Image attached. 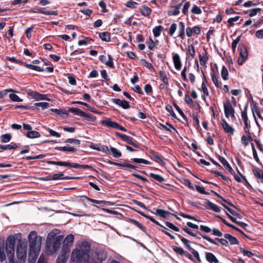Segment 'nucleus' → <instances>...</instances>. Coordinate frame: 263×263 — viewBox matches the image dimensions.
Masks as SVG:
<instances>
[{"mask_svg": "<svg viewBox=\"0 0 263 263\" xmlns=\"http://www.w3.org/2000/svg\"><path fill=\"white\" fill-rule=\"evenodd\" d=\"M90 247L87 241L82 242L73 250L71 260L78 263H88L89 261Z\"/></svg>", "mask_w": 263, "mask_h": 263, "instance_id": "f257e3e1", "label": "nucleus"}, {"mask_svg": "<svg viewBox=\"0 0 263 263\" xmlns=\"http://www.w3.org/2000/svg\"><path fill=\"white\" fill-rule=\"evenodd\" d=\"M27 238L29 242V251L34 252H40L42 237L38 235L36 231H31Z\"/></svg>", "mask_w": 263, "mask_h": 263, "instance_id": "f03ea898", "label": "nucleus"}, {"mask_svg": "<svg viewBox=\"0 0 263 263\" xmlns=\"http://www.w3.org/2000/svg\"><path fill=\"white\" fill-rule=\"evenodd\" d=\"M64 235H59L53 239L47 238L45 252L48 255L55 253L59 249L63 240Z\"/></svg>", "mask_w": 263, "mask_h": 263, "instance_id": "7ed1b4c3", "label": "nucleus"}, {"mask_svg": "<svg viewBox=\"0 0 263 263\" xmlns=\"http://www.w3.org/2000/svg\"><path fill=\"white\" fill-rule=\"evenodd\" d=\"M27 254V242L20 239L18 240L16 246V256L20 263L26 261Z\"/></svg>", "mask_w": 263, "mask_h": 263, "instance_id": "20e7f679", "label": "nucleus"}, {"mask_svg": "<svg viewBox=\"0 0 263 263\" xmlns=\"http://www.w3.org/2000/svg\"><path fill=\"white\" fill-rule=\"evenodd\" d=\"M107 257V253L103 250H99L94 252L90 257L88 263H102Z\"/></svg>", "mask_w": 263, "mask_h": 263, "instance_id": "39448f33", "label": "nucleus"}, {"mask_svg": "<svg viewBox=\"0 0 263 263\" xmlns=\"http://www.w3.org/2000/svg\"><path fill=\"white\" fill-rule=\"evenodd\" d=\"M15 243V238L13 235H10L8 237L6 242V251L7 253V256L14 255V245Z\"/></svg>", "mask_w": 263, "mask_h": 263, "instance_id": "423d86ee", "label": "nucleus"}, {"mask_svg": "<svg viewBox=\"0 0 263 263\" xmlns=\"http://www.w3.org/2000/svg\"><path fill=\"white\" fill-rule=\"evenodd\" d=\"M74 240V236L73 235L70 234L67 235L65 238H63V246L62 249L63 250V251L69 252L70 248L72 246Z\"/></svg>", "mask_w": 263, "mask_h": 263, "instance_id": "0eeeda50", "label": "nucleus"}, {"mask_svg": "<svg viewBox=\"0 0 263 263\" xmlns=\"http://www.w3.org/2000/svg\"><path fill=\"white\" fill-rule=\"evenodd\" d=\"M239 57L237 62L239 65H242L248 58V51L246 47L244 45L239 46Z\"/></svg>", "mask_w": 263, "mask_h": 263, "instance_id": "6e6552de", "label": "nucleus"}, {"mask_svg": "<svg viewBox=\"0 0 263 263\" xmlns=\"http://www.w3.org/2000/svg\"><path fill=\"white\" fill-rule=\"evenodd\" d=\"M101 124L107 127H112L114 128L119 129L123 132H126L127 130L122 126L118 124L117 122L111 121L109 119L103 120Z\"/></svg>", "mask_w": 263, "mask_h": 263, "instance_id": "1a4fd4ad", "label": "nucleus"}, {"mask_svg": "<svg viewBox=\"0 0 263 263\" xmlns=\"http://www.w3.org/2000/svg\"><path fill=\"white\" fill-rule=\"evenodd\" d=\"M224 112L226 118H235V110L230 101L223 103Z\"/></svg>", "mask_w": 263, "mask_h": 263, "instance_id": "9d476101", "label": "nucleus"}, {"mask_svg": "<svg viewBox=\"0 0 263 263\" xmlns=\"http://www.w3.org/2000/svg\"><path fill=\"white\" fill-rule=\"evenodd\" d=\"M99 59L102 63L105 64L106 66L110 67H114L112 58L110 55H108L107 57L104 55H101L99 56Z\"/></svg>", "mask_w": 263, "mask_h": 263, "instance_id": "9b49d317", "label": "nucleus"}, {"mask_svg": "<svg viewBox=\"0 0 263 263\" xmlns=\"http://www.w3.org/2000/svg\"><path fill=\"white\" fill-rule=\"evenodd\" d=\"M116 135L121 138L123 141H126L127 143H128L129 144H130L133 145L134 147L136 148L139 147V145L138 144H136V143L134 142L132 140V139L128 137L127 135H122L119 133H116Z\"/></svg>", "mask_w": 263, "mask_h": 263, "instance_id": "f8f14e48", "label": "nucleus"}, {"mask_svg": "<svg viewBox=\"0 0 263 263\" xmlns=\"http://www.w3.org/2000/svg\"><path fill=\"white\" fill-rule=\"evenodd\" d=\"M200 32V28L198 26H195L192 28L187 27L186 29V35L188 37L192 36L193 34H199Z\"/></svg>", "mask_w": 263, "mask_h": 263, "instance_id": "ddd939ff", "label": "nucleus"}, {"mask_svg": "<svg viewBox=\"0 0 263 263\" xmlns=\"http://www.w3.org/2000/svg\"><path fill=\"white\" fill-rule=\"evenodd\" d=\"M69 256V252L63 251L62 249L61 251V254L58 256L57 259V263H65L67 260L68 257Z\"/></svg>", "mask_w": 263, "mask_h": 263, "instance_id": "4468645a", "label": "nucleus"}, {"mask_svg": "<svg viewBox=\"0 0 263 263\" xmlns=\"http://www.w3.org/2000/svg\"><path fill=\"white\" fill-rule=\"evenodd\" d=\"M221 125L226 133H228L231 135L234 134L235 131L234 128L230 124H229L225 120H222Z\"/></svg>", "mask_w": 263, "mask_h": 263, "instance_id": "2eb2a0df", "label": "nucleus"}, {"mask_svg": "<svg viewBox=\"0 0 263 263\" xmlns=\"http://www.w3.org/2000/svg\"><path fill=\"white\" fill-rule=\"evenodd\" d=\"M112 102L124 109H128L130 107L129 103L125 100H121L119 99H113Z\"/></svg>", "mask_w": 263, "mask_h": 263, "instance_id": "dca6fc26", "label": "nucleus"}, {"mask_svg": "<svg viewBox=\"0 0 263 263\" xmlns=\"http://www.w3.org/2000/svg\"><path fill=\"white\" fill-rule=\"evenodd\" d=\"M155 214L160 216L163 218H166L168 217L170 215H172L173 216H174L177 219H180V218L178 217L176 215L172 214L170 212L160 209H157L156 211Z\"/></svg>", "mask_w": 263, "mask_h": 263, "instance_id": "f3484780", "label": "nucleus"}, {"mask_svg": "<svg viewBox=\"0 0 263 263\" xmlns=\"http://www.w3.org/2000/svg\"><path fill=\"white\" fill-rule=\"evenodd\" d=\"M252 140L250 131H247L246 135H243L241 138V142L243 146H247L249 144V141Z\"/></svg>", "mask_w": 263, "mask_h": 263, "instance_id": "a211bd4d", "label": "nucleus"}, {"mask_svg": "<svg viewBox=\"0 0 263 263\" xmlns=\"http://www.w3.org/2000/svg\"><path fill=\"white\" fill-rule=\"evenodd\" d=\"M173 60L174 66L177 70H180L181 68L182 64L180 58L177 53H175L173 55Z\"/></svg>", "mask_w": 263, "mask_h": 263, "instance_id": "6ab92c4d", "label": "nucleus"}, {"mask_svg": "<svg viewBox=\"0 0 263 263\" xmlns=\"http://www.w3.org/2000/svg\"><path fill=\"white\" fill-rule=\"evenodd\" d=\"M253 174L258 182L263 184V171L259 168H255L253 170Z\"/></svg>", "mask_w": 263, "mask_h": 263, "instance_id": "aec40b11", "label": "nucleus"}, {"mask_svg": "<svg viewBox=\"0 0 263 263\" xmlns=\"http://www.w3.org/2000/svg\"><path fill=\"white\" fill-rule=\"evenodd\" d=\"M218 159L219 161L222 164V165L225 167V168L231 173L233 174L234 172L233 170L229 164V163L228 162V161L226 160V159L220 156H218Z\"/></svg>", "mask_w": 263, "mask_h": 263, "instance_id": "412c9836", "label": "nucleus"}, {"mask_svg": "<svg viewBox=\"0 0 263 263\" xmlns=\"http://www.w3.org/2000/svg\"><path fill=\"white\" fill-rule=\"evenodd\" d=\"M29 96L31 97L32 98L35 99L36 100H45V96L44 95H42L38 92L34 91H29L28 92Z\"/></svg>", "mask_w": 263, "mask_h": 263, "instance_id": "4be33fe9", "label": "nucleus"}, {"mask_svg": "<svg viewBox=\"0 0 263 263\" xmlns=\"http://www.w3.org/2000/svg\"><path fill=\"white\" fill-rule=\"evenodd\" d=\"M108 163L109 164H111V165H116V166H120V167H128V168H132V169H136L137 168V166H135V165H133L132 164H129V163H118V162H113V161H109L108 162Z\"/></svg>", "mask_w": 263, "mask_h": 263, "instance_id": "5701e85b", "label": "nucleus"}, {"mask_svg": "<svg viewBox=\"0 0 263 263\" xmlns=\"http://www.w3.org/2000/svg\"><path fill=\"white\" fill-rule=\"evenodd\" d=\"M178 36L181 39L184 40L185 38V25L183 22H180L179 23V34Z\"/></svg>", "mask_w": 263, "mask_h": 263, "instance_id": "b1692460", "label": "nucleus"}, {"mask_svg": "<svg viewBox=\"0 0 263 263\" xmlns=\"http://www.w3.org/2000/svg\"><path fill=\"white\" fill-rule=\"evenodd\" d=\"M205 258L210 263H218L219 262L216 256L210 252H206L205 253Z\"/></svg>", "mask_w": 263, "mask_h": 263, "instance_id": "393cba45", "label": "nucleus"}, {"mask_svg": "<svg viewBox=\"0 0 263 263\" xmlns=\"http://www.w3.org/2000/svg\"><path fill=\"white\" fill-rule=\"evenodd\" d=\"M29 251L28 263H35L39 255L40 252H34L30 251Z\"/></svg>", "mask_w": 263, "mask_h": 263, "instance_id": "a878e982", "label": "nucleus"}, {"mask_svg": "<svg viewBox=\"0 0 263 263\" xmlns=\"http://www.w3.org/2000/svg\"><path fill=\"white\" fill-rule=\"evenodd\" d=\"M55 149L59 151L62 152H76L77 151V149L70 146H65L61 147H58L55 148Z\"/></svg>", "mask_w": 263, "mask_h": 263, "instance_id": "bb28decb", "label": "nucleus"}, {"mask_svg": "<svg viewBox=\"0 0 263 263\" xmlns=\"http://www.w3.org/2000/svg\"><path fill=\"white\" fill-rule=\"evenodd\" d=\"M224 237L230 242L231 245H234L239 244V241L237 239L229 234H224Z\"/></svg>", "mask_w": 263, "mask_h": 263, "instance_id": "cd10ccee", "label": "nucleus"}, {"mask_svg": "<svg viewBox=\"0 0 263 263\" xmlns=\"http://www.w3.org/2000/svg\"><path fill=\"white\" fill-rule=\"evenodd\" d=\"M139 9L140 12L144 16H148L152 12V9L145 5H143Z\"/></svg>", "mask_w": 263, "mask_h": 263, "instance_id": "c85d7f7f", "label": "nucleus"}, {"mask_svg": "<svg viewBox=\"0 0 263 263\" xmlns=\"http://www.w3.org/2000/svg\"><path fill=\"white\" fill-rule=\"evenodd\" d=\"M205 204L210 209L213 210L215 212L219 213L221 211V209L219 206L211 202V201H209L206 202Z\"/></svg>", "mask_w": 263, "mask_h": 263, "instance_id": "c756f323", "label": "nucleus"}, {"mask_svg": "<svg viewBox=\"0 0 263 263\" xmlns=\"http://www.w3.org/2000/svg\"><path fill=\"white\" fill-rule=\"evenodd\" d=\"M47 163L49 164H54L59 166H64L67 167H70V165H71V163L64 161H47Z\"/></svg>", "mask_w": 263, "mask_h": 263, "instance_id": "7c9ffc66", "label": "nucleus"}, {"mask_svg": "<svg viewBox=\"0 0 263 263\" xmlns=\"http://www.w3.org/2000/svg\"><path fill=\"white\" fill-rule=\"evenodd\" d=\"M99 37L103 41L109 42L110 40V34L108 32L99 33Z\"/></svg>", "mask_w": 263, "mask_h": 263, "instance_id": "2f4dec72", "label": "nucleus"}, {"mask_svg": "<svg viewBox=\"0 0 263 263\" xmlns=\"http://www.w3.org/2000/svg\"><path fill=\"white\" fill-rule=\"evenodd\" d=\"M26 136L29 138H36L40 137V134L35 130H30L27 133Z\"/></svg>", "mask_w": 263, "mask_h": 263, "instance_id": "473e14b6", "label": "nucleus"}, {"mask_svg": "<svg viewBox=\"0 0 263 263\" xmlns=\"http://www.w3.org/2000/svg\"><path fill=\"white\" fill-rule=\"evenodd\" d=\"M163 28L162 26H157L153 28V32L154 36L158 37L159 36L161 33V31L163 30Z\"/></svg>", "mask_w": 263, "mask_h": 263, "instance_id": "72a5a7b5", "label": "nucleus"}, {"mask_svg": "<svg viewBox=\"0 0 263 263\" xmlns=\"http://www.w3.org/2000/svg\"><path fill=\"white\" fill-rule=\"evenodd\" d=\"M52 111L55 112L57 115H60L62 117H68V113L66 110H64L62 109H51Z\"/></svg>", "mask_w": 263, "mask_h": 263, "instance_id": "f704fd0d", "label": "nucleus"}, {"mask_svg": "<svg viewBox=\"0 0 263 263\" xmlns=\"http://www.w3.org/2000/svg\"><path fill=\"white\" fill-rule=\"evenodd\" d=\"M83 111H84L81 110L80 109L75 107L70 108L68 110V112H71L73 113L74 115L79 116L80 117L82 116Z\"/></svg>", "mask_w": 263, "mask_h": 263, "instance_id": "c9c22d12", "label": "nucleus"}, {"mask_svg": "<svg viewBox=\"0 0 263 263\" xmlns=\"http://www.w3.org/2000/svg\"><path fill=\"white\" fill-rule=\"evenodd\" d=\"M94 149L98 151H101L106 155H109L110 154V151L106 145H101L99 147H95Z\"/></svg>", "mask_w": 263, "mask_h": 263, "instance_id": "e433bc0d", "label": "nucleus"}, {"mask_svg": "<svg viewBox=\"0 0 263 263\" xmlns=\"http://www.w3.org/2000/svg\"><path fill=\"white\" fill-rule=\"evenodd\" d=\"M211 77H212V81H213L214 84H215V86L218 88L221 87L222 83H221V82H219L218 78L216 77L214 72H213L211 73Z\"/></svg>", "mask_w": 263, "mask_h": 263, "instance_id": "4c0bfd02", "label": "nucleus"}, {"mask_svg": "<svg viewBox=\"0 0 263 263\" xmlns=\"http://www.w3.org/2000/svg\"><path fill=\"white\" fill-rule=\"evenodd\" d=\"M159 75L161 80L163 82L165 85H168V81L167 76L164 71L161 70L159 71Z\"/></svg>", "mask_w": 263, "mask_h": 263, "instance_id": "58836bf2", "label": "nucleus"}, {"mask_svg": "<svg viewBox=\"0 0 263 263\" xmlns=\"http://www.w3.org/2000/svg\"><path fill=\"white\" fill-rule=\"evenodd\" d=\"M184 3L182 12V13L186 15L189 12V9L190 7V3L189 2H186L185 0L182 1V4Z\"/></svg>", "mask_w": 263, "mask_h": 263, "instance_id": "ea45409f", "label": "nucleus"}, {"mask_svg": "<svg viewBox=\"0 0 263 263\" xmlns=\"http://www.w3.org/2000/svg\"><path fill=\"white\" fill-rule=\"evenodd\" d=\"M109 151L115 158H119L121 156V153L120 151L115 147H110Z\"/></svg>", "mask_w": 263, "mask_h": 263, "instance_id": "a19ab883", "label": "nucleus"}, {"mask_svg": "<svg viewBox=\"0 0 263 263\" xmlns=\"http://www.w3.org/2000/svg\"><path fill=\"white\" fill-rule=\"evenodd\" d=\"M221 75L222 78L224 80H227L229 79V72L228 69L224 66H223L222 67Z\"/></svg>", "mask_w": 263, "mask_h": 263, "instance_id": "79ce46f5", "label": "nucleus"}, {"mask_svg": "<svg viewBox=\"0 0 263 263\" xmlns=\"http://www.w3.org/2000/svg\"><path fill=\"white\" fill-rule=\"evenodd\" d=\"M206 54V52H205V54L202 53V54H200L199 55V59L200 61V63L201 65H205L207 63V61L208 60V58L205 56Z\"/></svg>", "mask_w": 263, "mask_h": 263, "instance_id": "37998d69", "label": "nucleus"}, {"mask_svg": "<svg viewBox=\"0 0 263 263\" xmlns=\"http://www.w3.org/2000/svg\"><path fill=\"white\" fill-rule=\"evenodd\" d=\"M11 138L12 137L10 134H6L1 136V140L3 143H7L11 140Z\"/></svg>", "mask_w": 263, "mask_h": 263, "instance_id": "c03bdc74", "label": "nucleus"}, {"mask_svg": "<svg viewBox=\"0 0 263 263\" xmlns=\"http://www.w3.org/2000/svg\"><path fill=\"white\" fill-rule=\"evenodd\" d=\"M17 147V145L15 143H11L10 144L2 146V149L3 150H10L12 149H16Z\"/></svg>", "mask_w": 263, "mask_h": 263, "instance_id": "a18cd8bd", "label": "nucleus"}, {"mask_svg": "<svg viewBox=\"0 0 263 263\" xmlns=\"http://www.w3.org/2000/svg\"><path fill=\"white\" fill-rule=\"evenodd\" d=\"M160 125L165 130L169 131L171 133H173L172 130L176 131V129L174 127H173L171 124L168 123H166L165 124H160Z\"/></svg>", "mask_w": 263, "mask_h": 263, "instance_id": "49530a36", "label": "nucleus"}, {"mask_svg": "<svg viewBox=\"0 0 263 263\" xmlns=\"http://www.w3.org/2000/svg\"><path fill=\"white\" fill-rule=\"evenodd\" d=\"M182 6V3H179L173 7L174 10L171 12V14L173 15H178L180 13V9Z\"/></svg>", "mask_w": 263, "mask_h": 263, "instance_id": "de8ad7c7", "label": "nucleus"}, {"mask_svg": "<svg viewBox=\"0 0 263 263\" xmlns=\"http://www.w3.org/2000/svg\"><path fill=\"white\" fill-rule=\"evenodd\" d=\"M178 237L181 239L183 243L186 246V247L191 251L193 249V248L191 247V246L189 244V241L186 239V238L183 237L182 236H181L179 234H178Z\"/></svg>", "mask_w": 263, "mask_h": 263, "instance_id": "09e8293b", "label": "nucleus"}, {"mask_svg": "<svg viewBox=\"0 0 263 263\" xmlns=\"http://www.w3.org/2000/svg\"><path fill=\"white\" fill-rule=\"evenodd\" d=\"M63 176V174L62 173L54 174L52 176L51 178L52 180H57L59 179H69L70 178L68 177H62Z\"/></svg>", "mask_w": 263, "mask_h": 263, "instance_id": "8fccbe9b", "label": "nucleus"}, {"mask_svg": "<svg viewBox=\"0 0 263 263\" xmlns=\"http://www.w3.org/2000/svg\"><path fill=\"white\" fill-rule=\"evenodd\" d=\"M149 176L153 178V179H154L155 180L160 182H163L164 181V178L159 175H158V174H155L154 173H150L149 174Z\"/></svg>", "mask_w": 263, "mask_h": 263, "instance_id": "3c124183", "label": "nucleus"}, {"mask_svg": "<svg viewBox=\"0 0 263 263\" xmlns=\"http://www.w3.org/2000/svg\"><path fill=\"white\" fill-rule=\"evenodd\" d=\"M70 167H72L73 168H92V167L88 165H81L79 164L78 163H71V165H70Z\"/></svg>", "mask_w": 263, "mask_h": 263, "instance_id": "603ef678", "label": "nucleus"}, {"mask_svg": "<svg viewBox=\"0 0 263 263\" xmlns=\"http://www.w3.org/2000/svg\"><path fill=\"white\" fill-rule=\"evenodd\" d=\"M6 259V255L4 252V244L0 243V261H3Z\"/></svg>", "mask_w": 263, "mask_h": 263, "instance_id": "864d4df0", "label": "nucleus"}, {"mask_svg": "<svg viewBox=\"0 0 263 263\" xmlns=\"http://www.w3.org/2000/svg\"><path fill=\"white\" fill-rule=\"evenodd\" d=\"M85 197L89 201L93 202V203H97V204H106V205H108L109 204V202L108 201H104V200H96V199H90L88 197H87V196H85Z\"/></svg>", "mask_w": 263, "mask_h": 263, "instance_id": "5fc2aeb1", "label": "nucleus"}, {"mask_svg": "<svg viewBox=\"0 0 263 263\" xmlns=\"http://www.w3.org/2000/svg\"><path fill=\"white\" fill-rule=\"evenodd\" d=\"M70 214L73 216H77V217H82V216H85V217H90L91 214H85L84 212H80L78 211L77 213H69Z\"/></svg>", "mask_w": 263, "mask_h": 263, "instance_id": "6e6d98bb", "label": "nucleus"}, {"mask_svg": "<svg viewBox=\"0 0 263 263\" xmlns=\"http://www.w3.org/2000/svg\"><path fill=\"white\" fill-rule=\"evenodd\" d=\"M26 67L30 69L37 71H43L44 70L42 69L40 66H36L32 64H26Z\"/></svg>", "mask_w": 263, "mask_h": 263, "instance_id": "4d7b16f0", "label": "nucleus"}, {"mask_svg": "<svg viewBox=\"0 0 263 263\" xmlns=\"http://www.w3.org/2000/svg\"><path fill=\"white\" fill-rule=\"evenodd\" d=\"M132 160L137 163H143L145 164H150L151 162L145 159L142 158H133Z\"/></svg>", "mask_w": 263, "mask_h": 263, "instance_id": "13d9d810", "label": "nucleus"}, {"mask_svg": "<svg viewBox=\"0 0 263 263\" xmlns=\"http://www.w3.org/2000/svg\"><path fill=\"white\" fill-rule=\"evenodd\" d=\"M130 221L132 223L136 225L137 227H138L139 228H140L143 232L146 231V228L144 226H143L141 223H140L138 221H137V220H136L135 219H130Z\"/></svg>", "mask_w": 263, "mask_h": 263, "instance_id": "bf43d9fd", "label": "nucleus"}, {"mask_svg": "<svg viewBox=\"0 0 263 263\" xmlns=\"http://www.w3.org/2000/svg\"><path fill=\"white\" fill-rule=\"evenodd\" d=\"M191 11L192 13L194 14H200L202 13L201 9L200 7L195 5L193 6Z\"/></svg>", "mask_w": 263, "mask_h": 263, "instance_id": "052dcab7", "label": "nucleus"}, {"mask_svg": "<svg viewBox=\"0 0 263 263\" xmlns=\"http://www.w3.org/2000/svg\"><path fill=\"white\" fill-rule=\"evenodd\" d=\"M225 209H226L227 210V211L230 213L231 214H232L234 216H237L238 217H240V215L239 214L233 211V210H232L231 209H230V208L228 207L227 205H226L225 204H223L222 203H221V202H219L218 201Z\"/></svg>", "mask_w": 263, "mask_h": 263, "instance_id": "680f3d73", "label": "nucleus"}, {"mask_svg": "<svg viewBox=\"0 0 263 263\" xmlns=\"http://www.w3.org/2000/svg\"><path fill=\"white\" fill-rule=\"evenodd\" d=\"M187 51L189 54L194 58L195 55V49L193 44H190L187 46Z\"/></svg>", "mask_w": 263, "mask_h": 263, "instance_id": "e2e57ef3", "label": "nucleus"}, {"mask_svg": "<svg viewBox=\"0 0 263 263\" xmlns=\"http://www.w3.org/2000/svg\"><path fill=\"white\" fill-rule=\"evenodd\" d=\"M201 88H202V91L203 92V95L202 96V98L203 100H205V95L208 96L209 91H208V89L206 86L205 85L204 81H203V82L202 83Z\"/></svg>", "mask_w": 263, "mask_h": 263, "instance_id": "0e129e2a", "label": "nucleus"}, {"mask_svg": "<svg viewBox=\"0 0 263 263\" xmlns=\"http://www.w3.org/2000/svg\"><path fill=\"white\" fill-rule=\"evenodd\" d=\"M9 98L11 100L14 102H20L22 101V99H21L17 95L14 93L10 94Z\"/></svg>", "mask_w": 263, "mask_h": 263, "instance_id": "69168bd1", "label": "nucleus"}, {"mask_svg": "<svg viewBox=\"0 0 263 263\" xmlns=\"http://www.w3.org/2000/svg\"><path fill=\"white\" fill-rule=\"evenodd\" d=\"M261 11V9L259 8H256L255 9H251L249 11V15L250 17H253L256 15L257 13L260 12Z\"/></svg>", "mask_w": 263, "mask_h": 263, "instance_id": "338daca9", "label": "nucleus"}, {"mask_svg": "<svg viewBox=\"0 0 263 263\" xmlns=\"http://www.w3.org/2000/svg\"><path fill=\"white\" fill-rule=\"evenodd\" d=\"M177 29V24L175 23H173L169 29L168 33L171 35L173 36L174 34L175 33V31Z\"/></svg>", "mask_w": 263, "mask_h": 263, "instance_id": "774afa93", "label": "nucleus"}]
</instances>
